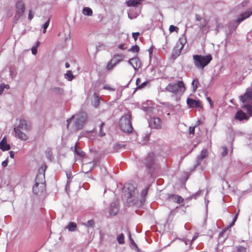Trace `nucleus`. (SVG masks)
<instances>
[{"instance_id": "47", "label": "nucleus", "mask_w": 252, "mask_h": 252, "mask_svg": "<svg viewBox=\"0 0 252 252\" xmlns=\"http://www.w3.org/2000/svg\"><path fill=\"white\" fill-rule=\"evenodd\" d=\"M118 48L121 50H125L126 48V47L125 46L124 44H120L118 46Z\"/></svg>"}, {"instance_id": "42", "label": "nucleus", "mask_w": 252, "mask_h": 252, "mask_svg": "<svg viewBox=\"0 0 252 252\" xmlns=\"http://www.w3.org/2000/svg\"><path fill=\"white\" fill-rule=\"evenodd\" d=\"M103 89L104 90H107L109 91H114V89H113L112 88H111L110 86H109L108 85H104L103 86Z\"/></svg>"}, {"instance_id": "20", "label": "nucleus", "mask_w": 252, "mask_h": 252, "mask_svg": "<svg viewBox=\"0 0 252 252\" xmlns=\"http://www.w3.org/2000/svg\"><path fill=\"white\" fill-rule=\"evenodd\" d=\"M128 199H131L132 198H133L132 201L135 202L136 201V200L135 199V198H137V196L138 195V192L137 189H134L133 191H129L128 192Z\"/></svg>"}, {"instance_id": "54", "label": "nucleus", "mask_w": 252, "mask_h": 252, "mask_svg": "<svg viewBox=\"0 0 252 252\" xmlns=\"http://www.w3.org/2000/svg\"><path fill=\"white\" fill-rule=\"evenodd\" d=\"M9 154H10V157L11 158H14V153L13 152V151H10L9 152Z\"/></svg>"}, {"instance_id": "12", "label": "nucleus", "mask_w": 252, "mask_h": 252, "mask_svg": "<svg viewBox=\"0 0 252 252\" xmlns=\"http://www.w3.org/2000/svg\"><path fill=\"white\" fill-rule=\"evenodd\" d=\"M14 130L15 132V136L22 140L26 141L28 139L27 134L22 131L18 128H14Z\"/></svg>"}, {"instance_id": "59", "label": "nucleus", "mask_w": 252, "mask_h": 252, "mask_svg": "<svg viewBox=\"0 0 252 252\" xmlns=\"http://www.w3.org/2000/svg\"><path fill=\"white\" fill-rule=\"evenodd\" d=\"M41 168L44 170V171H45V170H46V169L47 168V166L46 165H44L43 166H42Z\"/></svg>"}, {"instance_id": "35", "label": "nucleus", "mask_w": 252, "mask_h": 252, "mask_svg": "<svg viewBox=\"0 0 252 252\" xmlns=\"http://www.w3.org/2000/svg\"><path fill=\"white\" fill-rule=\"evenodd\" d=\"M181 50H180V48H177V47L176 49H175L174 50V53L173 54V56L175 57H177L179 56V55L181 54Z\"/></svg>"}, {"instance_id": "25", "label": "nucleus", "mask_w": 252, "mask_h": 252, "mask_svg": "<svg viewBox=\"0 0 252 252\" xmlns=\"http://www.w3.org/2000/svg\"><path fill=\"white\" fill-rule=\"evenodd\" d=\"M149 187L148 186L146 187L141 192V200L140 201L142 202V201L145 200V198L148 192V190L149 189Z\"/></svg>"}, {"instance_id": "22", "label": "nucleus", "mask_w": 252, "mask_h": 252, "mask_svg": "<svg viewBox=\"0 0 252 252\" xmlns=\"http://www.w3.org/2000/svg\"><path fill=\"white\" fill-rule=\"evenodd\" d=\"M148 83L147 82L145 81L142 83H141V79L140 78H137L136 80V85L137 86V89H141L144 88Z\"/></svg>"}, {"instance_id": "46", "label": "nucleus", "mask_w": 252, "mask_h": 252, "mask_svg": "<svg viewBox=\"0 0 252 252\" xmlns=\"http://www.w3.org/2000/svg\"><path fill=\"white\" fill-rule=\"evenodd\" d=\"M195 20L197 21H200L202 20V17L199 14H195Z\"/></svg>"}, {"instance_id": "28", "label": "nucleus", "mask_w": 252, "mask_h": 252, "mask_svg": "<svg viewBox=\"0 0 252 252\" xmlns=\"http://www.w3.org/2000/svg\"><path fill=\"white\" fill-rule=\"evenodd\" d=\"M117 240L119 244H124L125 243V236L123 233L118 235L117 237Z\"/></svg>"}, {"instance_id": "18", "label": "nucleus", "mask_w": 252, "mask_h": 252, "mask_svg": "<svg viewBox=\"0 0 252 252\" xmlns=\"http://www.w3.org/2000/svg\"><path fill=\"white\" fill-rule=\"evenodd\" d=\"M169 199L178 204H181L184 201V199L180 195L176 194H172L169 196Z\"/></svg>"}, {"instance_id": "62", "label": "nucleus", "mask_w": 252, "mask_h": 252, "mask_svg": "<svg viewBox=\"0 0 252 252\" xmlns=\"http://www.w3.org/2000/svg\"><path fill=\"white\" fill-rule=\"evenodd\" d=\"M158 129L160 128V126H159V119H158Z\"/></svg>"}, {"instance_id": "5", "label": "nucleus", "mask_w": 252, "mask_h": 252, "mask_svg": "<svg viewBox=\"0 0 252 252\" xmlns=\"http://www.w3.org/2000/svg\"><path fill=\"white\" fill-rule=\"evenodd\" d=\"M46 185L44 181V175L38 174L35 178V183L32 188L35 194L40 195L45 191Z\"/></svg>"}, {"instance_id": "1", "label": "nucleus", "mask_w": 252, "mask_h": 252, "mask_svg": "<svg viewBox=\"0 0 252 252\" xmlns=\"http://www.w3.org/2000/svg\"><path fill=\"white\" fill-rule=\"evenodd\" d=\"M240 99L242 102L241 107L247 111L249 116L242 110H239L235 114V118L239 121L248 120L252 116V89L247 88L245 93L240 96Z\"/></svg>"}, {"instance_id": "26", "label": "nucleus", "mask_w": 252, "mask_h": 252, "mask_svg": "<svg viewBox=\"0 0 252 252\" xmlns=\"http://www.w3.org/2000/svg\"><path fill=\"white\" fill-rule=\"evenodd\" d=\"M149 126L152 128H157L158 127V124L157 123L156 118H152L150 120Z\"/></svg>"}, {"instance_id": "29", "label": "nucleus", "mask_w": 252, "mask_h": 252, "mask_svg": "<svg viewBox=\"0 0 252 252\" xmlns=\"http://www.w3.org/2000/svg\"><path fill=\"white\" fill-rule=\"evenodd\" d=\"M94 106L95 107H97L100 103V99L98 95L96 94H94Z\"/></svg>"}, {"instance_id": "45", "label": "nucleus", "mask_w": 252, "mask_h": 252, "mask_svg": "<svg viewBox=\"0 0 252 252\" xmlns=\"http://www.w3.org/2000/svg\"><path fill=\"white\" fill-rule=\"evenodd\" d=\"M129 239H130L131 244L132 245H133L135 247H136V248H138L136 244H135V243L134 242V240L131 238L130 233H129Z\"/></svg>"}, {"instance_id": "52", "label": "nucleus", "mask_w": 252, "mask_h": 252, "mask_svg": "<svg viewBox=\"0 0 252 252\" xmlns=\"http://www.w3.org/2000/svg\"><path fill=\"white\" fill-rule=\"evenodd\" d=\"M207 100H208V101L209 102V103H210V106L211 107H212L213 106V102H212V100H211V99L210 97H207Z\"/></svg>"}, {"instance_id": "38", "label": "nucleus", "mask_w": 252, "mask_h": 252, "mask_svg": "<svg viewBox=\"0 0 252 252\" xmlns=\"http://www.w3.org/2000/svg\"><path fill=\"white\" fill-rule=\"evenodd\" d=\"M75 153H76V154L80 157H83L84 156V153L82 151L79 150L77 149L76 145H75Z\"/></svg>"}, {"instance_id": "57", "label": "nucleus", "mask_w": 252, "mask_h": 252, "mask_svg": "<svg viewBox=\"0 0 252 252\" xmlns=\"http://www.w3.org/2000/svg\"><path fill=\"white\" fill-rule=\"evenodd\" d=\"M65 66L66 68H68L70 66L69 63H66L65 64Z\"/></svg>"}, {"instance_id": "16", "label": "nucleus", "mask_w": 252, "mask_h": 252, "mask_svg": "<svg viewBox=\"0 0 252 252\" xmlns=\"http://www.w3.org/2000/svg\"><path fill=\"white\" fill-rule=\"evenodd\" d=\"M0 149L3 151H8L10 149L9 144L7 143L6 137H4L0 142Z\"/></svg>"}, {"instance_id": "15", "label": "nucleus", "mask_w": 252, "mask_h": 252, "mask_svg": "<svg viewBox=\"0 0 252 252\" xmlns=\"http://www.w3.org/2000/svg\"><path fill=\"white\" fill-rule=\"evenodd\" d=\"M207 156V150L206 149H203L200 155L197 157L196 159V164L195 166H198L200 162L206 157Z\"/></svg>"}, {"instance_id": "4", "label": "nucleus", "mask_w": 252, "mask_h": 252, "mask_svg": "<svg viewBox=\"0 0 252 252\" xmlns=\"http://www.w3.org/2000/svg\"><path fill=\"white\" fill-rule=\"evenodd\" d=\"M166 90L177 95H181L183 94L186 90L184 83L181 81H178L177 82L168 84Z\"/></svg>"}, {"instance_id": "23", "label": "nucleus", "mask_w": 252, "mask_h": 252, "mask_svg": "<svg viewBox=\"0 0 252 252\" xmlns=\"http://www.w3.org/2000/svg\"><path fill=\"white\" fill-rule=\"evenodd\" d=\"M66 228L69 231H74L77 229V224L75 222H70L66 226Z\"/></svg>"}, {"instance_id": "41", "label": "nucleus", "mask_w": 252, "mask_h": 252, "mask_svg": "<svg viewBox=\"0 0 252 252\" xmlns=\"http://www.w3.org/2000/svg\"><path fill=\"white\" fill-rule=\"evenodd\" d=\"M140 35V33L138 32H133L132 33V37L134 38V40L136 41L138 36H139Z\"/></svg>"}, {"instance_id": "27", "label": "nucleus", "mask_w": 252, "mask_h": 252, "mask_svg": "<svg viewBox=\"0 0 252 252\" xmlns=\"http://www.w3.org/2000/svg\"><path fill=\"white\" fill-rule=\"evenodd\" d=\"M64 77L68 81H71L74 78V76L71 70H68L64 74Z\"/></svg>"}, {"instance_id": "11", "label": "nucleus", "mask_w": 252, "mask_h": 252, "mask_svg": "<svg viewBox=\"0 0 252 252\" xmlns=\"http://www.w3.org/2000/svg\"><path fill=\"white\" fill-rule=\"evenodd\" d=\"M15 128H18L19 129H23L25 130H29L31 128L30 123H28L25 120L20 119L19 120V124Z\"/></svg>"}, {"instance_id": "36", "label": "nucleus", "mask_w": 252, "mask_h": 252, "mask_svg": "<svg viewBox=\"0 0 252 252\" xmlns=\"http://www.w3.org/2000/svg\"><path fill=\"white\" fill-rule=\"evenodd\" d=\"M5 88L7 89H9V86L8 85H5L4 84H1L0 86V94H2Z\"/></svg>"}, {"instance_id": "7", "label": "nucleus", "mask_w": 252, "mask_h": 252, "mask_svg": "<svg viewBox=\"0 0 252 252\" xmlns=\"http://www.w3.org/2000/svg\"><path fill=\"white\" fill-rule=\"evenodd\" d=\"M88 120V115L84 112H81L76 115L74 126L77 129H82Z\"/></svg>"}, {"instance_id": "49", "label": "nucleus", "mask_w": 252, "mask_h": 252, "mask_svg": "<svg viewBox=\"0 0 252 252\" xmlns=\"http://www.w3.org/2000/svg\"><path fill=\"white\" fill-rule=\"evenodd\" d=\"M237 217H238V214H236V215L235 216V217H234V219H233V221H232V223H231V224H230V226H232V225H234V224L235 222L236 221V220H237Z\"/></svg>"}, {"instance_id": "48", "label": "nucleus", "mask_w": 252, "mask_h": 252, "mask_svg": "<svg viewBox=\"0 0 252 252\" xmlns=\"http://www.w3.org/2000/svg\"><path fill=\"white\" fill-rule=\"evenodd\" d=\"M194 132V127H190L189 128V133L193 134Z\"/></svg>"}, {"instance_id": "24", "label": "nucleus", "mask_w": 252, "mask_h": 252, "mask_svg": "<svg viewBox=\"0 0 252 252\" xmlns=\"http://www.w3.org/2000/svg\"><path fill=\"white\" fill-rule=\"evenodd\" d=\"M141 0H129L127 1V4L129 6H135L141 3Z\"/></svg>"}, {"instance_id": "40", "label": "nucleus", "mask_w": 252, "mask_h": 252, "mask_svg": "<svg viewBox=\"0 0 252 252\" xmlns=\"http://www.w3.org/2000/svg\"><path fill=\"white\" fill-rule=\"evenodd\" d=\"M222 152L221 155L222 156H225L227 154L228 151L226 147L223 146L222 147Z\"/></svg>"}, {"instance_id": "10", "label": "nucleus", "mask_w": 252, "mask_h": 252, "mask_svg": "<svg viewBox=\"0 0 252 252\" xmlns=\"http://www.w3.org/2000/svg\"><path fill=\"white\" fill-rule=\"evenodd\" d=\"M252 14V8L241 14L236 20L238 24L245 19L249 18Z\"/></svg>"}, {"instance_id": "39", "label": "nucleus", "mask_w": 252, "mask_h": 252, "mask_svg": "<svg viewBox=\"0 0 252 252\" xmlns=\"http://www.w3.org/2000/svg\"><path fill=\"white\" fill-rule=\"evenodd\" d=\"M179 28L176 26H174L173 25H171L169 27V31L171 32H173L174 31L176 32H178Z\"/></svg>"}, {"instance_id": "2", "label": "nucleus", "mask_w": 252, "mask_h": 252, "mask_svg": "<svg viewBox=\"0 0 252 252\" xmlns=\"http://www.w3.org/2000/svg\"><path fill=\"white\" fill-rule=\"evenodd\" d=\"M157 156L156 153L151 152L147 154L144 159V171L152 180L155 178L157 170Z\"/></svg>"}, {"instance_id": "33", "label": "nucleus", "mask_w": 252, "mask_h": 252, "mask_svg": "<svg viewBox=\"0 0 252 252\" xmlns=\"http://www.w3.org/2000/svg\"><path fill=\"white\" fill-rule=\"evenodd\" d=\"M197 84H198V80L194 79L191 83V85L193 88V92H194L196 91L197 88Z\"/></svg>"}, {"instance_id": "13", "label": "nucleus", "mask_w": 252, "mask_h": 252, "mask_svg": "<svg viewBox=\"0 0 252 252\" xmlns=\"http://www.w3.org/2000/svg\"><path fill=\"white\" fill-rule=\"evenodd\" d=\"M187 103L188 105L191 108L198 107L201 108L202 105L200 104V102L198 100L192 99L191 98H188L187 100Z\"/></svg>"}, {"instance_id": "63", "label": "nucleus", "mask_w": 252, "mask_h": 252, "mask_svg": "<svg viewBox=\"0 0 252 252\" xmlns=\"http://www.w3.org/2000/svg\"><path fill=\"white\" fill-rule=\"evenodd\" d=\"M185 243L186 245H188V242H187V241H185Z\"/></svg>"}, {"instance_id": "8", "label": "nucleus", "mask_w": 252, "mask_h": 252, "mask_svg": "<svg viewBox=\"0 0 252 252\" xmlns=\"http://www.w3.org/2000/svg\"><path fill=\"white\" fill-rule=\"evenodd\" d=\"M125 56L122 54H115L112 59L108 63L106 69L108 71L112 70L117 64L121 62Z\"/></svg>"}, {"instance_id": "17", "label": "nucleus", "mask_w": 252, "mask_h": 252, "mask_svg": "<svg viewBox=\"0 0 252 252\" xmlns=\"http://www.w3.org/2000/svg\"><path fill=\"white\" fill-rule=\"evenodd\" d=\"M105 126V124L103 122H101L97 126L95 127V130L98 132V134L99 136L102 137L105 135V133L104 130V127Z\"/></svg>"}, {"instance_id": "6", "label": "nucleus", "mask_w": 252, "mask_h": 252, "mask_svg": "<svg viewBox=\"0 0 252 252\" xmlns=\"http://www.w3.org/2000/svg\"><path fill=\"white\" fill-rule=\"evenodd\" d=\"M119 126L125 132H132L133 127L131 122V115L127 114L122 116L119 121Z\"/></svg>"}, {"instance_id": "64", "label": "nucleus", "mask_w": 252, "mask_h": 252, "mask_svg": "<svg viewBox=\"0 0 252 252\" xmlns=\"http://www.w3.org/2000/svg\"><path fill=\"white\" fill-rule=\"evenodd\" d=\"M146 137L148 139V140H149V136L148 135H146Z\"/></svg>"}, {"instance_id": "14", "label": "nucleus", "mask_w": 252, "mask_h": 252, "mask_svg": "<svg viewBox=\"0 0 252 252\" xmlns=\"http://www.w3.org/2000/svg\"><path fill=\"white\" fill-rule=\"evenodd\" d=\"M128 63H130L134 69H137L140 67L141 63L138 58H134L129 60Z\"/></svg>"}, {"instance_id": "31", "label": "nucleus", "mask_w": 252, "mask_h": 252, "mask_svg": "<svg viewBox=\"0 0 252 252\" xmlns=\"http://www.w3.org/2000/svg\"><path fill=\"white\" fill-rule=\"evenodd\" d=\"M139 51V47L137 45L132 46L130 49L128 50V51L134 53H138Z\"/></svg>"}, {"instance_id": "56", "label": "nucleus", "mask_w": 252, "mask_h": 252, "mask_svg": "<svg viewBox=\"0 0 252 252\" xmlns=\"http://www.w3.org/2000/svg\"><path fill=\"white\" fill-rule=\"evenodd\" d=\"M149 52V53H150V56L151 55L152 53V51H153V48L152 47L150 48L148 50Z\"/></svg>"}, {"instance_id": "30", "label": "nucleus", "mask_w": 252, "mask_h": 252, "mask_svg": "<svg viewBox=\"0 0 252 252\" xmlns=\"http://www.w3.org/2000/svg\"><path fill=\"white\" fill-rule=\"evenodd\" d=\"M118 210L116 206L111 207L109 210V213L111 215L115 216L118 213Z\"/></svg>"}, {"instance_id": "60", "label": "nucleus", "mask_w": 252, "mask_h": 252, "mask_svg": "<svg viewBox=\"0 0 252 252\" xmlns=\"http://www.w3.org/2000/svg\"><path fill=\"white\" fill-rule=\"evenodd\" d=\"M219 28H220V25H217V27H216V31H217V32H218V31H219Z\"/></svg>"}, {"instance_id": "19", "label": "nucleus", "mask_w": 252, "mask_h": 252, "mask_svg": "<svg viewBox=\"0 0 252 252\" xmlns=\"http://www.w3.org/2000/svg\"><path fill=\"white\" fill-rule=\"evenodd\" d=\"M187 43V40L184 35H182L179 40L178 42L177 43V48H180V50H182L184 45Z\"/></svg>"}, {"instance_id": "37", "label": "nucleus", "mask_w": 252, "mask_h": 252, "mask_svg": "<svg viewBox=\"0 0 252 252\" xmlns=\"http://www.w3.org/2000/svg\"><path fill=\"white\" fill-rule=\"evenodd\" d=\"M84 224L87 227H93L94 225V222L93 220H90Z\"/></svg>"}, {"instance_id": "3", "label": "nucleus", "mask_w": 252, "mask_h": 252, "mask_svg": "<svg viewBox=\"0 0 252 252\" xmlns=\"http://www.w3.org/2000/svg\"><path fill=\"white\" fill-rule=\"evenodd\" d=\"M193 60L195 66L202 70L211 61L212 57L210 54L206 56L195 55L193 56Z\"/></svg>"}, {"instance_id": "9", "label": "nucleus", "mask_w": 252, "mask_h": 252, "mask_svg": "<svg viewBox=\"0 0 252 252\" xmlns=\"http://www.w3.org/2000/svg\"><path fill=\"white\" fill-rule=\"evenodd\" d=\"M16 6V13L14 18L16 20H19L23 15L25 7V4L22 1H18L15 5Z\"/></svg>"}, {"instance_id": "53", "label": "nucleus", "mask_w": 252, "mask_h": 252, "mask_svg": "<svg viewBox=\"0 0 252 252\" xmlns=\"http://www.w3.org/2000/svg\"><path fill=\"white\" fill-rule=\"evenodd\" d=\"M197 237H198V235H194V236L193 237V238H192V240H191V242L189 244L191 245V243H192V242L193 241H194V240H195L197 238Z\"/></svg>"}, {"instance_id": "44", "label": "nucleus", "mask_w": 252, "mask_h": 252, "mask_svg": "<svg viewBox=\"0 0 252 252\" xmlns=\"http://www.w3.org/2000/svg\"><path fill=\"white\" fill-rule=\"evenodd\" d=\"M37 46H33L32 48V52L33 55H35L37 53Z\"/></svg>"}, {"instance_id": "55", "label": "nucleus", "mask_w": 252, "mask_h": 252, "mask_svg": "<svg viewBox=\"0 0 252 252\" xmlns=\"http://www.w3.org/2000/svg\"><path fill=\"white\" fill-rule=\"evenodd\" d=\"M74 118V116H73L71 118L69 119V120H68L67 121V128H68V126H69V123L71 121V120Z\"/></svg>"}, {"instance_id": "58", "label": "nucleus", "mask_w": 252, "mask_h": 252, "mask_svg": "<svg viewBox=\"0 0 252 252\" xmlns=\"http://www.w3.org/2000/svg\"><path fill=\"white\" fill-rule=\"evenodd\" d=\"M40 43L39 41H37L36 43V45L34 46H37V48L39 46Z\"/></svg>"}, {"instance_id": "32", "label": "nucleus", "mask_w": 252, "mask_h": 252, "mask_svg": "<svg viewBox=\"0 0 252 252\" xmlns=\"http://www.w3.org/2000/svg\"><path fill=\"white\" fill-rule=\"evenodd\" d=\"M237 252H246L247 248L242 246L236 247Z\"/></svg>"}, {"instance_id": "50", "label": "nucleus", "mask_w": 252, "mask_h": 252, "mask_svg": "<svg viewBox=\"0 0 252 252\" xmlns=\"http://www.w3.org/2000/svg\"><path fill=\"white\" fill-rule=\"evenodd\" d=\"M33 17V16L32 14V12L31 10H30L29 11V19L31 20L32 19Z\"/></svg>"}, {"instance_id": "34", "label": "nucleus", "mask_w": 252, "mask_h": 252, "mask_svg": "<svg viewBox=\"0 0 252 252\" xmlns=\"http://www.w3.org/2000/svg\"><path fill=\"white\" fill-rule=\"evenodd\" d=\"M50 23V19H49L43 25V33H45L46 32V29L49 26Z\"/></svg>"}, {"instance_id": "51", "label": "nucleus", "mask_w": 252, "mask_h": 252, "mask_svg": "<svg viewBox=\"0 0 252 252\" xmlns=\"http://www.w3.org/2000/svg\"><path fill=\"white\" fill-rule=\"evenodd\" d=\"M8 161L7 160L3 161L1 163L2 166L3 167H6L7 165Z\"/></svg>"}, {"instance_id": "21", "label": "nucleus", "mask_w": 252, "mask_h": 252, "mask_svg": "<svg viewBox=\"0 0 252 252\" xmlns=\"http://www.w3.org/2000/svg\"><path fill=\"white\" fill-rule=\"evenodd\" d=\"M82 13L85 16H91L93 15V10L89 7H85L82 10Z\"/></svg>"}, {"instance_id": "43", "label": "nucleus", "mask_w": 252, "mask_h": 252, "mask_svg": "<svg viewBox=\"0 0 252 252\" xmlns=\"http://www.w3.org/2000/svg\"><path fill=\"white\" fill-rule=\"evenodd\" d=\"M206 26V22L205 20H204L203 21V23H201L200 25H199V28L201 30V29H203L204 28H205Z\"/></svg>"}, {"instance_id": "61", "label": "nucleus", "mask_w": 252, "mask_h": 252, "mask_svg": "<svg viewBox=\"0 0 252 252\" xmlns=\"http://www.w3.org/2000/svg\"><path fill=\"white\" fill-rule=\"evenodd\" d=\"M66 176L68 179H70L71 178V175L70 174H66Z\"/></svg>"}]
</instances>
